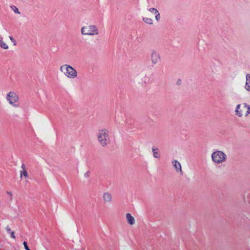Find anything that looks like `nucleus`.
<instances>
[{
	"label": "nucleus",
	"instance_id": "obj_1",
	"mask_svg": "<svg viewBox=\"0 0 250 250\" xmlns=\"http://www.w3.org/2000/svg\"><path fill=\"white\" fill-rule=\"evenodd\" d=\"M98 142L102 146H105L110 143L109 131L107 129H100L97 135Z\"/></svg>",
	"mask_w": 250,
	"mask_h": 250
},
{
	"label": "nucleus",
	"instance_id": "obj_2",
	"mask_svg": "<svg viewBox=\"0 0 250 250\" xmlns=\"http://www.w3.org/2000/svg\"><path fill=\"white\" fill-rule=\"evenodd\" d=\"M60 71L67 78L74 79L77 78V70L68 64L62 65L60 68Z\"/></svg>",
	"mask_w": 250,
	"mask_h": 250
},
{
	"label": "nucleus",
	"instance_id": "obj_3",
	"mask_svg": "<svg viewBox=\"0 0 250 250\" xmlns=\"http://www.w3.org/2000/svg\"><path fill=\"white\" fill-rule=\"evenodd\" d=\"M81 33L83 36H97L99 34V30L96 25L89 24L81 28Z\"/></svg>",
	"mask_w": 250,
	"mask_h": 250
},
{
	"label": "nucleus",
	"instance_id": "obj_4",
	"mask_svg": "<svg viewBox=\"0 0 250 250\" xmlns=\"http://www.w3.org/2000/svg\"><path fill=\"white\" fill-rule=\"evenodd\" d=\"M227 159V155L224 152L220 150L215 151L211 155L212 161L216 164L224 163Z\"/></svg>",
	"mask_w": 250,
	"mask_h": 250
},
{
	"label": "nucleus",
	"instance_id": "obj_5",
	"mask_svg": "<svg viewBox=\"0 0 250 250\" xmlns=\"http://www.w3.org/2000/svg\"><path fill=\"white\" fill-rule=\"evenodd\" d=\"M235 112L239 117L247 116L250 113V107L246 104H239L237 105Z\"/></svg>",
	"mask_w": 250,
	"mask_h": 250
},
{
	"label": "nucleus",
	"instance_id": "obj_6",
	"mask_svg": "<svg viewBox=\"0 0 250 250\" xmlns=\"http://www.w3.org/2000/svg\"><path fill=\"white\" fill-rule=\"evenodd\" d=\"M6 99L8 103L13 106L17 107L19 106V98L15 92H9L6 94Z\"/></svg>",
	"mask_w": 250,
	"mask_h": 250
},
{
	"label": "nucleus",
	"instance_id": "obj_7",
	"mask_svg": "<svg viewBox=\"0 0 250 250\" xmlns=\"http://www.w3.org/2000/svg\"><path fill=\"white\" fill-rule=\"evenodd\" d=\"M161 60L160 54L155 50H153L151 54V61L153 64H156Z\"/></svg>",
	"mask_w": 250,
	"mask_h": 250
},
{
	"label": "nucleus",
	"instance_id": "obj_8",
	"mask_svg": "<svg viewBox=\"0 0 250 250\" xmlns=\"http://www.w3.org/2000/svg\"><path fill=\"white\" fill-rule=\"evenodd\" d=\"M103 198L105 203H109L112 201L111 194L108 192H105L103 195Z\"/></svg>",
	"mask_w": 250,
	"mask_h": 250
},
{
	"label": "nucleus",
	"instance_id": "obj_9",
	"mask_svg": "<svg viewBox=\"0 0 250 250\" xmlns=\"http://www.w3.org/2000/svg\"><path fill=\"white\" fill-rule=\"evenodd\" d=\"M21 170L20 171V178L21 179L22 176L24 177V178H26L28 177V172L26 169V166L24 164H22L21 166Z\"/></svg>",
	"mask_w": 250,
	"mask_h": 250
},
{
	"label": "nucleus",
	"instance_id": "obj_10",
	"mask_svg": "<svg viewBox=\"0 0 250 250\" xmlns=\"http://www.w3.org/2000/svg\"><path fill=\"white\" fill-rule=\"evenodd\" d=\"M126 218L127 222L130 225H133L135 223L134 218L131 215L130 213H127L126 214Z\"/></svg>",
	"mask_w": 250,
	"mask_h": 250
},
{
	"label": "nucleus",
	"instance_id": "obj_11",
	"mask_svg": "<svg viewBox=\"0 0 250 250\" xmlns=\"http://www.w3.org/2000/svg\"><path fill=\"white\" fill-rule=\"evenodd\" d=\"M172 163L173 164V166L175 168L176 171L180 170V171L182 173V168H181V165L180 163L177 160H173L172 162Z\"/></svg>",
	"mask_w": 250,
	"mask_h": 250
},
{
	"label": "nucleus",
	"instance_id": "obj_12",
	"mask_svg": "<svg viewBox=\"0 0 250 250\" xmlns=\"http://www.w3.org/2000/svg\"><path fill=\"white\" fill-rule=\"evenodd\" d=\"M0 46L1 48L5 50H7L9 48L8 45L2 37H0Z\"/></svg>",
	"mask_w": 250,
	"mask_h": 250
},
{
	"label": "nucleus",
	"instance_id": "obj_13",
	"mask_svg": "<svg viewBox=\"0 0 250 250\" xmlns=\"http://www.w3.org/2000/svg\"><path fill=\"white\" fill-rule=\"evenodd\" d=\"M152 151L153 152V156L154 158L159 159L160 157V154L159 152V149L157 147L153 146L152 148Z\"/></svg>",
	"mask_w": 250,
	"mask_h": 250
},
{
	"label": "nucleus",
	"instance_id": "obj_14",
	"mask_svg": "<svg viewBox=\"0 0 250 250\" xmlns=\"http://www.w3.org/2000/svg\"><path fill=\"white\" fill-rule=\"evenodd\" d=\"M245 87L247 90L250 91V74L247 75Z\"/></svg>",
	"mask_w": 250,
	"mask_h": 250
},
{
	"label": "nucleus",
	"instance_id": "obj_15",
	"mask_svg": "<svg viewBox=\"0 0 250 250\" xmlns=\"http://www.w3.org/2000/svg\"><path fill=\"white\" fill-rule=\"evenodd\" d=\"M143 20L147 24H152L153 23V21L151 18L145 17L143 18Z\"/></svg>",
	"mask_w": 250,
	"mask_h": 250
},
{
	"label": "nucleus",
	"instance_id": "obj_16",
	"mask_svg": "<svg viewBox=\"0 0 250 250\" xmlns=\"http://www.w3.org/2000/svg\"><path fill=\"white\" fill-rule=\"evenodd\" d=\"M11 8L12 9V10L14 11V12L15 13H17V14H20V11H19V9L18 8L15 6H12L11 7Z\"/></svg>",
	"mask_w": 250,
	"mask_h": 250
},
{
	"label": "nucleus",
	"instance_id": "obj_17",
	"mask_svg": "<svg viewBox=\"0 0 250 250\" xmlns=\"http://www.w3.org/2000/svg\"><path fill=\"white\" fill-rule=\"evenodd\" d=\"M149 11L153 14H157L158 11L154 8H150L149 9Z\"/></svg>",
	"mask_w": 250,
	"mask_h": 250
},
{
	"label": "nucleus",
	"instance_id": "obj_18",
	"mask_svg": "<svg viewBox=\"0 0 250 250\" xmlns=\"http://www.w3.org/2000/svg\"><path fill=\"white\" fill-rule=\"evenodd\" d=\"M9 38L10 41L13 42V45L15 46L17 44L16 41L12 36H9Z\"/></svg>",
	"mask_w": 250,
	"mask_h": 250
},
{
	"label": "nucleus",
	"instance_id": "obj_19",
	"mask_svg": "<svg viewBox=\"0 0 250 250\" xmlns=\"http://www.w3.org/2000/svg\"><path fill=\"white\" fill-rule=\"evenodd\" d=\"M155 19L157 21H159L161 18L160 14L159 12L157 14H155Z\"/></svg>",
	"mask_w": 250,
	"mask_h": 250
},
{
	"label": "nucleus",
	"instance_id": "obj_20",
	"mask_svg": "<svg viewBox=\"0 0 250 250\" xmlns=\"http://www.w3.org/2000/svg\"><path fill=\"white\" fill-rule=\"evenodd\" d=\"M24 248L26 250H30L27 246V242L24 241L23 243Z\"/></svg>",
	"mask_w": 250,
	"mask_h": 250
},
{
	"label": "nucleus",
	"instance_id": "obj_21",
	"mask_svg": "<svg viewBox=\"0 0 250 250\" xmlns=\"http://www.w3.org/2000/svg\"><path fill=\"white\" fill-rule=\"evenodd\" d=\"M149 81V79L147 77H144V82L145 83H147Z\"/></svg>",
	"mask_w": 250,
	"mask_h": 250
},
{
	"label": "nucleus",
	"instance_id": "obj_22",
	"mask_svg": "<svg viewBox=\"0 0 250 250\" xmlns=\"http://www.w3.org/2000/svg\"><path fill=\"white\" fill-rule=\"evenodd\" d=\"M11 236L12 238L15 239V235L14 232L12 231L11 232Z\"/></svg>",
	"mask_w": 250,
	"mask_h": 250
},
{
	"label": "nucleus",
	"instance_id": "obj_23",
	"mask_svg": "<svg viewBox=\"0 0 250 250\" xmlns=\"http://www.w3.org/2000/svg\"><path fill=\"white\" fill-rule=\"evenodd\" d=\"M6 230L8 232H9L11 231L10 228L9 227H7L6 228Z\"/></svg>",
	"mask_w": 250,
	"mask_h": 250
},
{
	"label": "nucleus",
	"instance_id": "obj_24",
	"mask_svg": "<svg viewBox=\"0 0 250 250\" xmlns=\"http://www.w3.org/2000/svg\"><path fill=\"white\" fill-rule=\"evenodd\" d=\"M7 193H8V194L10 195H12L11 193V192H7Z\"/></svg>",
	"mask_w": 250,
	"mask_h": 250
}]
</instances>
